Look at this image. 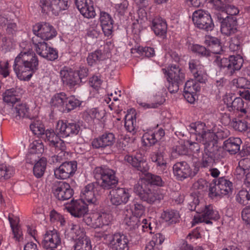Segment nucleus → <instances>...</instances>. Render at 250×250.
I'll return each mask as SVG.
<instances>
[{"label": "nucleus", "instance_id": "4be33fe9", "mask_svg": "<svg viewBox=\"0 0 250 250\" xmlns=\"http://www.w3.org/2000/svg\"><path fill=\"white\" fill-rule=\"evenodd\" d=\"M128 236L121 232L113 234L111 248L113 250H129Z\"/></svg>", "mask_w": 250, "mask_h": 250}, {"label": "nucleus", "instance_id": "a18cd8bd", "mask_svg": "<svg viewBox=\"0 0 250 250\" xmlns=\"http://www.w3.org/2000/svg\"><path fill=\"white\" fill-rule=\"evenodd\" d=\"M104 59V55L101 50H96L89 54L87 58L88 64L92 66L97 62L103 60Z\"/></svg>", "mask_w": 250, "mask_h": 250}, {"label": "nucleus", "instance_id": "5fc2aeb1", "mask_svg": "<svg viewBox=\"0 0 250 250\" xmlns=\"http://www.w3.org/2000/svg\"><path fill=\"white\" fill-rule=\"evenodd\" d=\"M217 180H213L209 186V196L211 198L222 196L220 188H218V183Z\"/></svg>", "mask_w": 250, "mask_h": 250}, {"label": "nucleus", "instance_id": "8fccbe9b", "mask_svg": "<svg viewBox=\"0 0 250 250\" xmlns=\"http://www.w3.org/2000/svg\"><path fill=\"white\" fill-rule=\"evenodd\" d=\"M135 51L142 56L147 57H153L155 54L154 49L148 47H143L139 46L136 48L132 49L131 50V52L133 53H134Z\"/></svg>", "mask_w": 250, "mask_h": 250}, {"label": "nucleus", "instance_id": "49530a36", "mask_svg": "<svg viewBox=\"0 0 250 250\" xmlns=\"http://www.w3.org/2000/svg\"><path fill=\"white\" fill-rule=\"evenodd\" d=\"M233 85L237 88L250 89V81L244 77H239L232 81Z\"/></svg>", "mask_w": 250, "mask_h": 250}, {"label": "nucleus", "instance_id": "864d4df0", "mask_svg": "<svg viewBox=\"0 0 250 250\" xmlns=\"http://www.w3.org/2000/svg\"><path fill=\"white\" fill-rule=\"evenodd\" d=\"M85 6H83L82 9L79 10L80 13L85 18H94L96 15L95 11L92 4H86Z\"/></svg>", "mask_w": 250, "mask_h": 250}, {"label": "nucleus", "instance_id": "774afa93", "mask_svg": "<svg viewBox=\"0 0 250 250\" xmlns=\"http://www.w3.org/2000/svg\"><path fill=\"white\" fill-rule=\"evenodd\" d=\"M115 214L116 213L113 211L103 209L98 213V216H97V219H110L116 217L115 216Z\"/></svg>", "mask_w": 250, "mask_h": 250}, {"label": "nucleus", "instance_id": "6e6d98bb", "mask_svg": "<svg viewBox=\"0 0 250 250\" xmlns=\"http://www.w3.org/2000/svg\"><path fill=\"white\" fill-rule=\"evenodd\" d=\"M191 50L192 52L196 53L202 57H208L210 56V50L207 49L203 46L194 44L191 47Z\"/></svg>", "mask_w": 250, "mask_h": 250}, {"label": "nucleus", "instance_id": "c85d7f7f", "mask_svg": "<svg viewBox=\"0 0 250 250\" xmlns=\"http://www.w3.org/2000/svg\"><path fill=\"white\" fill-rule=\"evenodd\" d=\"M66 95L63 92L55 94L51 99L50 104L53 109L64 112V106Z\"/></svg>", "mask_w": 250, "mask_h": 250}, {"label": "nucleus", "instance_id": "e2e57ef3", "mask_svg": "<svg viewBox=\"0 0 250 250\" xmlns=\"http://www.w3.org/2000/svg\"><path fill=\"white\" fill-rule=\"evenodd\" d=\"M188 65L189 68L193 74L203 68V66L200 64L199 61L195 60L190 61Z\"/></svg>", "mask_w": 250, "mask_h": 250}, {"label": "nucleus", "instance_id": "13d9d810", "mask_svg": "<svg viewBox=\"0 0 250 250\" xmlns=\"http://www.w3.org/2000/svg\"><path fill=\"white\" fill-rule=\"evenodd\" d=\"M136 126V122L135 118L132 115L130 118L127 119L126 117L125 126L126 129L129 132H133L135 129Z\"/></svg>", "mask_w": 250, "mask_h": 250}, {"label": "nucleus", "instance_id": "6ab92c4d", "mask_svg": "<svg viewBox=\"0 0 250 250\" xmlns=\"http://www.w3.org/2000/svg\"><path fill=\"white\" fill-rule=\"evenodd\" d=\"M60 76L63 84L68 86L70 88L78 84L82 79V75L78 72L63 69L60 71Z\"/></svg>", "mask_w": 250, "mask_h": 250}, {"label": "nucleus", "instance_id": "0eeeda50", "mask_svg": "<svg viewBox=\"0 0 250 250\" xmlns=\"http://www.w3.org/2000/svg\"><path fill=\"white\" fill-rule=\"evenodd\" d=\"M199 169V164H195L194 168L192 169L189 165L185 161L177 162L173 166L174 175L180 180L188 177H194L197 174Z\"/></svg>", "mask_w": 250, "mask_h": 250}, {"label": "nucleus", "instance_id": "3c124183", "mask_svg": "<svg viewBox=\"0 0 250 250\" xmlns=\"http://www.w3.org/2000/svg\"><path fill=\"white\" fill-rule=\"evenodd\" d=\"M248 190L242 189L236 196V201L240 204L246 205L250 203Z\"/></svg>", "mask_w": 250, "mask_h": 250}, {"label": "nucleus", "instance_id": "1a4fd4ad", "mask_svg": "<svg viewBox=\"0 0 250 250\" xmlns=\"http://www.w3.org/2000/svg\"><path fill=\"white\" fill-rule=\"evenodd\" d=\"M192 21L198 28L207 31H211L214 24L210 14L201 9L195 11L192 14Z\"/></svg>", "mask_w": 250, "mask_h": 250}, {"label": "nucleus", "instance_id": "a878e982", "mask_svg": "<svg viewBox=\"0 0 250 250\" xmlns=\"http://www.w3.org/2000/svg\"><path fill=\"white\" fill-rule=\"evenodd\" d=\"M168 82H175L183 83L185 80V74L183 71L176 65H171L167 72Z\"/></svg>", "mask_w": 250, "mask_h": 250}, {"label": "nucleus", "instance_id": "39448f33", "mask_svg": "<svg viewBox=\"0 0 250 250\" xmlns=\"http://www.w3.org/2000/svg\"><path fill=\"white\" fill-rule=\"evenodd\" d=\"M33 32L34 36L38 41H45L55 37L57 34L56 29L50 24L45 22H42L36 24L33 27Z\"/></svg>", "mask_w": 250, "mask_h": 250}, {"label": "nucleus", "instance_id": "aec40b11", "mask_svg": "<svg viewBox=\"0 0 250 250\" xmlns=\"http://www.w3.org/2000/svg\"><path fill=\"white\" fill-rule=\"evenodd\" d=\"M115 137L113 133L105 132L99 137L94 139L92 145L95 148H104L112 146L115 143Z\"/></svg>", "mask_w": 250, "mask_h": 250}, {"label": "nucleus", "instance_id": "7c9ffc66", "mask_svg": "<svg viewBox=\"0 0 250 250\" xmlns=\"http://www.w3.org/2000/svg\"><path fill=\"white\" fill-rule=\"evenodd\" d=\"M12 110L15 114V117L17 120H20L21 118L30 119L32 118L29 113V107L26 104L17 105L14 108H12Z\"/></svg>", "mask_w": 250, "mask_h": 250}, {"label": "nucleus", "instance_id": "0e129e2a", "mask_svg": "<svg viewBox=\"0 0 250 250\" xmlns=\"http://www.w3.org/2000/svg\"><path fill=\"white\" fill-rule=\"evenodd\" d=\"M132 212L133 217L136 218H141L144 212V207L139 204L134 205V208L133 210H130Z\"/></svg>", "mask_w": 250, "mask_h": 250}, {"label": "nucleus", "instance_id": "b1692460", "mask_svg": "<svg viewBox=\"0 0 250 250\" xmlns=\"http://www.w3.org/2000/svg\"><path fill=\"white\" fill-rule=\"evenodd\" d=\"M95 184L91 183L86 186L81 194V200L83 201L88 205H96L97 199L95 196L94 189Z\"/></svg>", "mask_w": 250, "mask_h": 250}, {"label": "nucleus", "instance_id": "c756f323", "mask_svg": "<svg viewBox=\"0 0 250 250\" xmlns=\"http://www.w3.org/2000/svg\"><path fill=\"white\" fill-rule=\"evenodd\" d=\"M229 135V131L227 130L223 131L221 130L218 131L216 133L211 132L207 137L209 138L208 145L213 147H216L217 149L221 151V148L218 146V140H222L228 137Z\"/></svg>", "mask_w": 250, "mask_h": 250}, {"label": "nucleus", "instance_id": "c03bdc74", "mask_svg": "<svg viewBox=\"0 0 250 250\" xmlns=\"http://www.w3.org/2000/svg\"><path fill=\"white\" fill-rule=\"evenodd\" d=\"M74 250H92L91 241L89 238H85L76 241Z\"/></svg>", "mask_w": 250, "mask_h": 250}, {"label": "nucleus", "instance_id": "423d86ee", "mask_svg": "<svg viewBox=\"0 0 250 250\" xmlns=\"http://www.w3.org/2000/svg\"><path fill=\"white\" fill-rule=\"evenodd\" d=\"M69 0H40V6L43 13L51 12L55 16L68 9Z\"/></svg>", "mask_w": 250, "mask_h": 250}, {"label": "nucleus", "instance_id": "7ed1b4c3", "mask_svg": "<svg viewBox=\"0 0 250 250\" xmlns=\"http://www.w3.org/2000/svg\"><path fill=\"white\" fill-rule=\"evenodd\" d=\"M134 191L143 201L152 204L156 201L163 199V194L151 188L149 183L139 182L134 186Z\"/></svg>", "mask_w": 250, "mask_h": 250}, {"label": "nucleus", "instance_id": "f3484780", "mask_svg": "<svg viewBox=\"0 0 250 250\" xmlns=\"http://www.w3.org/2000/svg\"><path fill=\"white\" fill-rule=\"evenodd\" d=\"M61 239L59 233L55 229L46 231L44 235L42 245L46 249L54 250L60 246Z\"/></svg>", "mask_w": 250, "mask_h": 250}, {"label": "nucleus", "instance_id": "bf43d9fd", "mask_svg": "<svg viewBox=\"0 0 250 250\" xmlns=\"http://www.w3.org/2000/svg\"><path fill=\"white\" fill-rule=\"evenodd\" d=\"M232 125L235 130L241 132L246 131L248 127L247 122L243 120L233 122Z\"/></svg>", "mask_w": 250, "mask_h": 250}, {"label": "nucleus", "instance_id": "9b49d317", "mask_svg": "<svg viewBox=\"0 0 250 250\" xmlns=\"http://www.w3.org/2000/svg\"><path fill=\"white\" fill-rule=\"evenodd\" d=\"M54 196L59 200L64 201L71 198L74 192L70 186L63 181H55L52 187Z\"/></svg>", "mask_w": 250, "mask_h": 250}, {"label": "nucleus", "instance_id": "72a5a7b5", "mask_svg": "<svg viewBox=\"0 0 250 250\" xmlns=\"http://www.w3.org/2000/svg\"><path fill=\"white\" fill-rule=\"evenodd\" d=\"M218 183V188L221 191L222 196L229 194L232 192V184L224 177H220L216 181Z\"/></svg>", "mask_w": 250, "mask_h": 250}, {"label": "nucleus", "instance_id": "20e7f679", "mask_svg": "<svg viewBox=\"0 0 250 250\" xmlns=\"http://www.w3.org/2000/svg\"><path fill=\"white\" fill-rule=\"evenodd\" d=\"M214 62L221 69L226 68L229 75H232L235 71L240 69L243 59L240 55L230 56L228 58L216 56Z\"/></svg>", "mask_w": 250, "mask_h": 250}, {"label": "nucleus", "instance_id": "79ce46f5", "mask_svg": "<svg viewBox=\"0 0 250 250\" xmlns=\"http://www.w3.org/2000/svg\"><path fill=\"white\" fill-rule=\"evenodd\" d=\"M9 221L14 235V238L16 241H19L22 235L21 229L19 225V220H9Z\"/></svg>", "mask_w": 250, "mask_h": 250}, {"label": "nucleus", "instance_id": "37998d69", "mask_svg": "<svg viewBox=\"0 0 250 250\" xmlns=\"http://www.w3.org/2000/svg\"><path fill=\"white\" fill-rule=\"evenodd\" d=\"M146 178V181H143V182H146V183H149L152 187V185L157 186H162L164 182L159 176L154 175L150 173L146 172L145 174Z\"/></svg>", "mask_w": 250, "mask_h": 250}, {"label": "nucleus", "instance_id": "603ef678", "mask_svg": "<svg viewBox=\"0 0 250 250\" xmlns=\"http://www.w3.org/2000/svg\"><path fill=\"white\" fill-rule=\"evenodd\" d=\"M200 89L199 84L193 80L188 81L185 85L184 92L196 93Z\"/></svg>", "mask_w": 250, "mask_h": 250}, {"label": "nucleus", "instance_id": "393cba45", "mask_svg": "<svg viewBox=\"0 0 250 250\" xmlns=\"http://www.w3.org/2000/svg\"><path fill=\"white\" fill-rule=\"evenodd\" d=\"M227 107L229 111H240L241 113L246 114V110L244 108V101L241 98H235L233 100L232 97H227L224 99Z\"/></svg>", "mask_w": 250, "mask_h": 250}, {"label": "nucleus", "instance_id": "69168bd1", "mask_svg": "<svg viewBox=\"0 0 250 250\" xmlns=\"http://www.w3.org/2000/svg\"><path fill=\"white\" fill-rule=\"evenodd\" d=\"M50 146L55 148L56 153L59 152H65L66 149V146L65 143L60 138L57 141L54 145H52Z\"/></svg>", "mask_w": 250, "mask_h": 250}, {"label": "nucleus", "instance_id": "052dcab7", "mask_svg": "<svg viewBox=\"0 0 250 250\" xmlns=\"http://www.w3.org/2000/svg\"><path fill=\"white\" fill-rule=\"evenodd\" d=\"M180 217L179 211L175 210H166L163 211L161 214L162 219H178Z\"/></svg>", "mask_w": 250, "mask_h": 250}, {"label": "nucleus", "instance_id": "ea45409f", "mask_svg": "<svg viewBox=\"0 0 250 250\" xmlns=\"http://www.w3.org/2000/svg\"><path fill=\"white\" fill-rule=\"evenodd\" d=\"M17 92L14 88L7 89L3 94V100L7 104L13 105L18 100L16 97Z\"/></svg>", "mask_w": 250, "mask_h": 250}, {"label": "nucleus", "instance_id": "a19ab883", "mask_svg": "<svg viewBox=\"0 0 250 250\" xmlns=\"http://www.w3.org/2000/svg\"><path fill=\"white\" fill-rule=\"evenodd\" d=\"M82 102L74 97H67L64 106V112H68L77 107L80 106Z\"/></svg>", "mask_w": 250, "mask_h": 250}, {"label": "nucleus", "instance_id": "4c0bfd02", "mask_svg": "<svg viewBox=\"0 0 250 250\" xmlns=\"http://www.w3.org/2000/svg\"><path fill=\"white\" fill-rule=\"evenodd\" d=\"M46 161L43 158L40 159L37 162L33 167L34 175L38 178L42 177L46 169Z\"/></svg>", "mask_w": 250, "mask_h": 250}, {"label": "nucleus", "instance_id": "58836bf2", "mask_svg": "<svg viewBox=\"0 0 250 250\" xmlns=\"http://www.w3.org/2000/svg\"><path fill=\"white\" fill-rule=\"evenodd\" d=\"M44 151V146L42 142L40 141H34L31 145L30 154L28 155V159H30L36 158V154H42Z\"/></svg>", "mask_w": 250, "mask_h": 250}, {"label": "nucleus", "instance_id": "4468645a", "mask_svg": "<svg viewBox=\"0 0 250 250\" xmlns=\"http://www.w3.org/2000/svg\"><path fill=\"white\" fill-rule=\"evenodd\" d=\"M124 160L137 170L145 174L149 169V167L144 157L140 153L126 155Z\"/></svg>", "mask_w": 250, "mask_h": 250}, {"label": "nucleus", "instance_id": "c9c22d12", "mask_svg": "<svg viewBox=\"0 0 250 250\" xmlns=\"http://www.w3.org/2000/svg\"><path fill=\"white\" fill-rule=\"evenodd\" d=\"M151 101L150 104L144 103L141 104L146 108H157L165 102V98L162 93L158 92L151 98Z\"/></svg>", "mask_w": 250, "mask_h": 250}, {"label": "nucleus", "instance_id": "9d476101", "mask_svg": "<svg viewBox=\"0 0 250 250\" xmlns=\"http://www.w3.org/2000/svg\"><path fill=\"white\" fill-rule=\"evenodd\" d=\"M35 49L41 57L48 61H54L58 58V52L53 48L49 47L45 41H38L37 37L32 39Z\"/></svg>", "mask_w": 250, "mask_h": 250}, {"label": "nucleus", "instance_id": "f8f14e48", "mask_svg": "<svg viewBox=\"0 0 250 250\" xmlns=\"http://www.w3.org/2000/svg\"><path fill=\"white\" fill-rule=\"evenodd\" d=\"M220 151L216 147H213L208 144L204 146V150L200 164V167L207 168L212 166L216 159L220 158Z\"/></svg>", "mask_w": 250, "mask_h": 250}, {"label": "nucleus", "instance_id": "2eb2a0df", "mask_svg": "<svg viewBox=\"0 0 250 250\" xmlns=\"http://www.w3.org/2000/svg\"><path fill=\"white\" fill-rule=\"evenodd\" d=\"M189 205L191 207L189 209L196 210V212L200 214L199 216H194L193 219H219L220 217L218 212L213 210L212 207L210 206H206L204 210L200 211L198 208L199 206L198 198H195Z\"/></svg>", "mask_w": 250, "mask_h": 250}, {"label": "nucleus", "instance_id": "dca6fc26", "mask_svg": "<svg viewBox=\"0 0 250 250\" xmlns=\"http://www.w3.org/2000/svg\"><path fill=\"white\" fill-rule=\"evenodd\" d=\"M77 169V164L75 162L63 163L60 167L54 169L56 178L65 179L73 175Z\"/></svg>", "mask_w": 250, "mask_h": 250}, {"label": "nucleus", "instance_id": "f03ea898", "mask_svg": "<svg viewBox=\"0 0 250 250\" xmlns=\"http://www.w3.org/2000/svg\"><path fill=\"white\" fill-rule=\"evenodd\" d=\"M96 184L104 189L108 190L115 188L118 183L115 172L109 168L97 167L94 171Z\"/></svg>", "mask_w": 250, "mask_h": 250}, {"label": "nucleus", "instance_id": "6e6552de", "mask_svg": "<svg viewBox=\"0 0 250 250\" xmlns=\"http://www.w3.org/2000/svg\"><path fill=\"white\" fill-rule=\"evenodd\" d=\"M187 130L190 134L195 135L197 142L202 143L204 146L208 144L209 138L207 137L211 133V131L207 129L204 123H192L187 127Z\"/></svg>", "mask_w": 250, "mask_h": 250}, {"label": "nucleus", "instance_id": "680f3d73", "mask_svg": "<svg viewBox=\"0 0 250 250\" xmlns=\"http://www.w3.org/2000/svg\"><path fill=\"white\" fill-rule=\"evenodd\" d=\"M30 128L35 134L44 135L45 132L43 125L38 123L31 124Z\"/></svg>", "mask_w": 250, "mask_h": 250}, {"label": "nucleus", "instance_id": "f257e3e1", "mask_svg": "<svg viewBox=\"0 0 250 250\" xmlns=\"http://www.w3.org/2000/svg\"><path fill=\"white\" fill-rule=\"evenodd\" d=\"M38 60L33 52H21L15 59L13 69L21 80L28 81L38 69Z\"/></svg>", "mask_w": 250, "mask_h": 250}, {"label": "nucleus", "instance_id": "473e14b6", "mask_svg": "<svg viewBox=\"0 0 250 250\" xmlns=\"http://www.w3.org/2000/svg\"><path fill=\"white\" fill-rule=\"evenodd\" d=\"M165 236L160 233L155 234L152 240L146 245V250H162V244L165 240Z\"/></svg>", "mask_w": 250, "mask_h": 250}, {"label": "nucleus", "instance_id": "338daca9", "mask_svg": "<svg viewBox=\"0 0 250 250\" xmlns=\"http://www.w3.org/2000/svg\"><path fill=\"white\" fill-rule=\"evenodd\" d=\"M164 150V147L162 146L158 148L157 152H156V155L158 156V157H157V159L158 160L157 165L159 166H164L166 164V161L164 160L163 154Z\"/></svg>", "mask_w": 250, "mask_h": 250}, {"label": "nucleus", "instance_id": "cd10ccee", "mask_svg": "<svg viewBox=\"0 0 250 250\" xmlns=\"http://www.w3.org/2000/svg\"><path fill=\"white\" fill-rule=\"evenodd\" d=\"M242 141L239 138L230 137L224 142L223 148L230 154H235L240 150Z\"/></svg>", "mask_w": 250, "mask_h": 250}, {"label": "nucleus", "instance_id": "a211bd4d", "mask_svg": "<svg viewBox=\"0 0 250 250\" xmlns=\"http://www.w3.org/2000/svg\"><path fill=\"white\" fill-rule=\"evenodd\" d=\"M110 202L112 205L118 206L125 204L130 197L128 190L125 188H118L110 191Z\"/></svg>", "mask_w": 250, "mask_h": 250}, {"label": "nucleus", "instance_id": "de8ad7c7", "mask_svg": "<svg viewBox=\"0 0 250 250\" xmlns=\"http://www.w3.org/2000/svg\"><path fill=\"white\" fill-rule=\"evenodd\" d=\"M14 173V169L12 167L0 164V178L7 179L10 178Z\"/></svg>", "mask_w": 250, "mask_h": 250}, {"label": "nucleus", "instance_id": "e433bc0d", "mask_svg": "<svg viewBox=\"0 0 250 250\" xmlns=\"http://www.w3.org/2000/svg\"><path fill=\"white\" fill-rule=\"evenodd\" d=\"M206 41L208 42L209 47L210 48V53L219 54L222 51L220 41L217 38L208 37Z\"/></svg>", "mask_w": 250, "mask_h": 250}, {"label": "nucleus", "instance_id": "bb28decb", "mask_svg": "<svg viewBox=\"0 0 250 250\" xmlns=\"http://www.w3.org/2000/svg\"><path fill=\"white\" fill-rule=\"evenodd\" d=\"M237 21L235 17H230L225 20L221 25V31L222 34L230 36L234 34L237 30Z\"/></svg>", "mask_w": 250, "mask_h": 250}, {"label": "nucleus", "instance_id": "f704fd0d", "mask_svg": "<svg viewBox=\"0 0 250 250\" xmlns=\"http://www.w3.org/2000/svg\"><path fill=\"white\" fill-rule=\"evenodd\" d=\"M70 233L72 238L75 239L76 241L88 238L85 235L83 229H81L78 225L73 224L70 226Z\"/></svg>", "mask_w": 250, "mask_h": 250}, {"label": "nucleus", "instance_id": "09e8293b", "mask_svg": "<svg viewBox=\"0 0 250 250\" xmlns=\"http://www.w3.org/2000/svg\"><path fill=\"white\" fill-rule=\"evenodd\" d=\"M85 223L87 226L89 227L97 229L102 228L104 226H108L110 221L109 220H84Z\"/></svg>", "mask_w": 250, "mask_h": 250}, {"label": "nucleus", "instance_id": "5701e85b", "mask_svg": "<svg viewBox=\"0 0 250 250\" xmlns=\"http://www.w3.org/2000/svg\"><path fill=\"white\" fill-rule=\"evenodd\" d=\"M164 130L161 128L157 132L151 130L145 132L142 137L143 141L146 146H152L158 142L165 135Z\"/></svg>", "mask_w": 250, "mask_h": 250}, {"label": "nucleus", "instance_id": "4d7b16f0", "mask_svg": "<svg viewBox=\"0 0 250 250\" xmlns=\"http://www.w3.org/2000/svg\"><path fill=\"white\" fill-rule=\"evenodd\" d=\"M45 140L48 142L50 146L54 145L55 143L60 139L53 130H46L44 134Z\"/></svg>", "mask_w": 250, "mask_h": 250}, {"label": "nucleus", "instance_id": "2f4dec72", "mask_svg": "<svg viewBox=\"0 0 250 250\" xmlns=\"http://www.w3.org/2000/svg\"><path fill=\"white\" fill-rule=\"evenodd\" d=\"M151 28L157 36H163L167 33V24L165 21L156 18L153 20Z\"/></svg>", "mask_w": 250, "mask_h": 250}, {"label": "nucleus", "instance_id": "412c9836", "mask_svg": "<svg viewBox=\"0 0 250 250\" xmlns=\"http://www.w3.org/2000/svg\"><path fill=\"white\" fill-rule=\"evenodd\" d=\"M88 206L82 200H76L67 208V210L73 217L80 218L88 211Z\"/></svg>", "mask_w": 250, "mask_h": 250}, {"label": "nucleus", "instance_id": "ddd939ff", "mask_svg": "<svg viewBox=\"0 0 250 250\" xmlns=\"http://www.w3.org/2000/svg\"><path fill=\"white\" fill-rule=\"evenodd\" d=\"M80 130V125L75 122H64L62 120H60L56 126L58 135L62 138L77 135Z\"/></svg>", "mask_w": 250, "mask_h": 250}]
</instances>
